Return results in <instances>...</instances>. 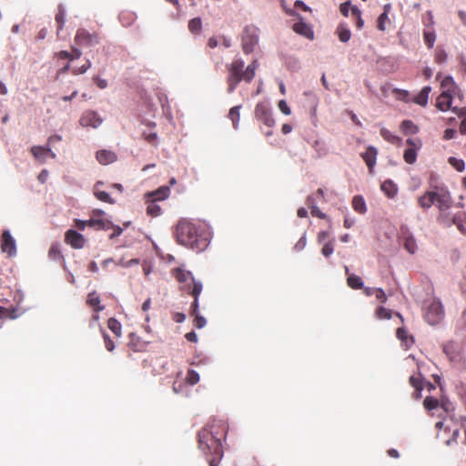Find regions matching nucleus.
Wrapping results in <instances>:
<instances>
[{"instance_id": "1", "label": "nucleus", "mask_w": 466, "mask_h": 466, "mask_svg": "<svg viewBox=\"0 0 466 466\" xmlns=\"http://www.w3.org/2000/svg\"><path fill=\"white\" fill-rule=\"evenodd\" d=\"M259 66L258 59H254L245 67V62L241 57L236 56L233 61L226 65L228 72L227 76L228 94H232L241 81L250 83L256 76V71Z\"/></svg>"}, {"instance_id": "2", "label": "nucleus", "mask_w": 466, "mask_h": 466, "mask_svg": "<svg viewBox=\"0 0 466 466\" xmlns=\"http://www.w3.org/2000/svg\"><path fill=\"white\" fill-rule=\"evenodd\" d=\"M177 238L179 244L197 252L203 251L208 246V239L198 226L187 219H182L177 226Z\"/></svg>"}, {"instance_id": "3", "label": "nucleus", "mask_w": 466, "mask_h": 466, "mask_svg": "<svg viewBox=\"0 0 466 466\" xmlns=\"http://www.w3.org/2000/svg\"><path fill=\"white\" fill-rule=\"evenodd\" d=\"M431 190L420 196L418 199L419 205L423 208H430L436 204L439 209L447 207L450 200V191L444 185L431 186Z\"/></svg>"}, {"instance_id": "4", "label": "nucleus", "mask_w": 466, "mask_h": 466, "mask_svg": "<svg viewBox=\"0 0 466 466\" xmlns=\"http://www.w3.org/2000/svg\"><path fill=\"white\" fill-rule=\"evenodd\" d=\"M198 447L205 454L213 451L216 455L222 457L221 441L212 431L202 429L198 432Z\"/></svg>"}, {"instance_id": "5", "label": "nucleus", "mask_w": 466, "mask_h": 466, "mask_svg": "<svg viewBox=\"0 0 466 466\" xmlns=\"http://www.w3.org/2000/svg\"><path fill=\"white\" fill-rule=\"evenodd\" d=\"M94 217L89 218V228H94L96 230L113 229V232L109 235V238H114L122 234L123 228L112 223V221L105 218L106 213L103 210L96 209L93 211Z\"/></svg>"}, {"instance_id": "6", "label": "nucleus", "mask_w": 466, "mask_h": 466, "mask_svg": "<svg viewBox=\"0 0 466 466\" xmlns=\"http://www.w3.org/2000/svg\"><path fill=\"white\" fill-rule=\"evenodd\" d=\"M241 46L246 55L253 52L258 43V29L254 25H247L241 35Z\"/></svg>"}, {"instance_id": "7", "label": "nucleus", "mask_w": 466, "mask_h": 466, "mask_svg": "<svg viewBox=\"0 0 466 466\" xmlns=\"http://www.w3.org/2000/svg\"><path fill=\"white\" fill-rule=\"evenodd\" d=\"M444 310L440 300H432L426 308L424 318L431 326L437 325L443 319Z\"/></svg>"}, {"instance_id": "8", "label": "nucleus", "mask_w": 466, "mask_h": 466, "mask_svg": "<svg viewBox=\"0 0 466 466\" xmlns=\"http://www.w3.org/2000/svg\"><path fill=\"white\" fill-rule=\"evenodd\" d=\"M255 116L268 127L275 125L272 111L268 102H258L255 107Z\"/></svg>"}, {"instance_id": "9", "label": "nucleus", "mask_w": 466, "mask_h": 466, "mask_svg": "<svg viewBox=\"0 0 466 466\" xmlns=\"http://www.w3.org/2000/svg\"><path fill=\"white\" fill-rule=\"evenodd\" d=\"M286 13L289 15L296 16L299 18V21L293 25V30L297 34L305 36L306 38L313 39L314 33L311 26L302 20V17L297 11L293 9H286Z\"/></svg>"}, {"instance_id": "10", "label": "nucleus", "mask_w": 466, "mask_h": 466, "mask_svg": "<svg viewBox=\"0 0 466 466\" xmlns=\"http://www.w3.org/2000/svg\"><path fill=\"white\" fill-rule=\"evenodd\" d=\"M1 251L6 253L8 257L16 254V244L15 238L11 236L9 230H4L1 236Z\"/></svg>"}, {"instance_id": "11", "label": "nucleus", "mask_w": 466, "mask_h": 466, "mask_svg": "<svg viewBox=\"0 0 466 466\" xmlns=\"http://www.w3.org/2000/svg\"><path fill=\"white\" fill-rule=\"evenodd\" d=\"M65 241L73 248H82L86 243L84 236L74 229L66 232Z\"/></svg>"}, {"instance_id": "12", "label": "nucleus", "mask_w": 466, "mask_h": 466, "mask_svg": "<svg viewBox=\"0 0 466 466\" xmlns=\"http://www.w3.org/2000/svg\"><path fill=\"white\" fill-rule=\"evenodd\" d=\"M443 351L452 362L458 363L462 360V355L458 345L452 341L444 344Z\"/></svg>"}, {"instance_id": "13", "label": "nucleus", "mask_w": 466, "mask_h": 466, "mask_svg": "<svg viewBox=\"0 0 466 466\" xmlns=\"http://www.w3.org/2000/svg\"><path fill=\"white\" fill-rule=\"evenodd\" d=\"M378 150L375 147L370 146L367 150L361 153V157L365 161L369 167L370 172L373 171V167L376 165Z\"/></svg>"}, {"instance_id": "14", "label": "nucleus", "mask_w": 466, "mask_h": 466, "mask_svg": "<svg viewBox=\"0 0 466 466\" xmlns=\"http://www.w3.org/2000/svg\"><path fill=\"white\" fill-rule=\"evenodd\" d=\"M96 158L101 165H109L116 161L117 156L111 150L101 149L96 152Z\"/></svg>"}, {"instance_id": "15", "label": "nucleus", "mask_w": 466, "mask_h": 466, "mask_svg": "<svg viewBox=\"0 0 466 466\" xmlns=\"http://www.w3.org/2000/svg\"><path fill=\"white\" fill-rule=\"evenodd\" d=\"M452 91L443 90L437 100V107L441 111H447L452 104Z\"/></svg>"}, {"instance_id": "16", "label": "nucleus", "mask_w": 466, "mask_h": 466, "mask_svg": "<svg viewBox=\"0 0 466 466\" xmlns=\"http://www.w3.org/2000/svg\"><path fill=\"white\" fill-rule=\"evenodd\" d=\"M451 205H452V198H451V196L450 195V200H449L447 207L444 208L443 209H439L440 214L437 218V220L441 224H442L443 226L448 227V228L452 226V222H451L452 215L450 212V208H451Z\"/></svg>"}, {"instance_id": "17", "label": "nucleus", "mask_w": 466, "mask_h": 466, "mask_svg": "<svg viewBox=\"0 0 466 466\" xmlns=\"http://www.w3.org/2000/svg\"><path fill=\"white\" fill-rule=\"evenodd\" d=\"M32 155L38 160L45 161L46 156L48 154L51 157L55 158L56 154L52 152L49 147L34 146L31 147Z\"/></svg>"}, {"instance_id": "18", "label": "nucleus", "mask_w": 466, "mask_h": 466, "mask_svg": "<svg viewBox=\"0 0 466 466\" xmlns=\"http://www.w3.org/2000/svg\"><path fill=\"white\" fill-rule=\"evenodd\" d=\"M396 336L401 341L405 350H408L414 343L413 337L409 336L404 328H399L396 331Z\"/></svg>"}, {"instance_id": "19", "label": "nucleus", "mask_w": 466, "mask_h": 466, "mask_svg": "<svg viewBox=\"0 0 466 466\" xmlns=\"http://www.w3.org/2000/svg\"><path fill=\"white\" fill-rule=\"evenodd\" d=\"M380 188L383 191V193L390 198H393L398 192L397 185L394 184L390 179L385 180L381 184Z\"/></svg>"}, {"instance_id": "20", "label": "nucleus", "mask_w": 466, "mask_h": 466, "mask_svg": "<svg viewBox=\"0 0 466 466\" xmlns=\"http://www.w3.org/2000/svg\"><path fill=\"white\" fill-rule=\"evenodd\" d=\"M100 185H103V182H97L95 186H94V188H93V192H94V195L96 197V198L100 201H103V202H106V203H110V204H113L115 203V201L113 200V198L109 196L108 193H106V191H102L99 189V186Z\"/></svg>"}, {"instance_id": "21", "label": "nucleus", "mask_w": 466, "mask_h": 466, "mask_svg": "<svg viewBox=\"0 0 466 466\" xmlns=\"http://www.w3.org/2000/svg\"><path fill=\"white\" fill-rule=\"evenodd\" d=\"M170 194V188L167 186L160 187L156 191L149 194L153 198V201L165 200Z\"/></svg>"}, {"instance_id": "22", "label": "nucleus", "mask_w": 466, "mask_h": 466, "mask_svg": "<svg viewBox=\"0 0 466 466\" xmlns=\"http://www.w3.org/2000/svg\"><path fill=\"white\" fill-rule=\"evenodd\" d=\"M403 246H404V248L410 254H414L416 252L417 243H416V239L412 234L408 233L406 236H404Z\"/></svg>"}, {"instance_id": "23", "label": "nucleus", "mask_w": 466, "mask_h": 466, "mask_svg": "<svg viewBox=\"0 0 466 466\" xmlns=\"http://www.w3.org/2000/svg\"><path fill=\"white\" fill-rule=\"evenodd\" d=\"M352 208L360 214L366 213L367 206L362 196L357 195L352 198Z\"/></svg>"}, {"instance_id": "24", "label": "nucleus", "mask_w": 466, "mask_h": 466, "mask_svg": "<svg viewBox=\"0 0 466 466\" xmlns=\"http://www.w3.org/2000/svg\"><path fill=\"white\" fill-rule=\"evenodd\" d=\"M174 276L180 283H186L188 279L192 280V278H194L191 271H187L180 268L174 270Z\"/></svg>"}, {"instance_id": "25", "label": "nucleus", "mask_w": 466, "mask_h": 466, "mask_svg": "<svg viewBox=\"0 0 466 466\" xmlns=\"http://www.w3.org/2000/svg\"><path fill=\"white\" fill-rule=\"evenodd\" d=\"M191 281L193 282L192 289H189V288L187 289L186 285L182 289L185 291L191 294L193 297H199V295L202 292V289H203L202 282L200 280H197L195 278H192Z\"/></svg>"}, {"instance_id": "26", "label": "nucleus", "mask_w": 466, "mask_h": 466, "mask_svg": "<svg viewBox=\"0 0 466 466\" xmlns=\"http://www.w3.org/2000/svg\"><path fill=\"white\" fill-rule=\"evenodd\" d=\"M430 86H424L421 91L418 94V96L415 97L414 101L416 104L420 106H426L429 99V94L431 92Z\"/></svg>"}, {"instance_id": "27", "label": "nucleus", "mask_w": 466, "mask_h": 466, "mask_svg": "<svg viewBox=\"0 0 466 466\" xmlns=\"http://www.w3.org/2000/svg\"><path fill=\"white\" fill-rule=\"evenodd\" d=\"M65 17H66V10L62 5H59L57 6V12L55 16V20L57 25V34H59V31L63 28L65 25Z\"/></svg>"}, {"instance_id": "28", "label": "nucleus", "mask_w": 466, "mask_h": 466, "mask_svg": "<svg viewBox=\"0 0 466 466\" xmlns=\"http://www.w3.org/2000/svg\"><path fill=\"white\" fill-rule=\"evenodd\" d=\"M240 108H241V106H235L229 110V113H228V117L231 119L233 127L235 129L238 128V124H239V120H240V114H239Z\"/></svg>"}, {"instance_id": "29", "label": "nucleus", "mask_w": 466, "mask_h": 466, "mask_svg": "<svg viewBox=\"0 0 466 466\" xmlns=\"http://www.w3.org/2000/svg\"><path fill=\"white\" fill-rule=\"evenodd\" d=\"M400 128L405 135L416 134L419 130L418 127L410 120H403Z\"/></svg>"}, {"instance_id": "30", "label": "nucleus", "mask_w": 466, "mask_h": 466, "mask_svg": "<svg viewBox=\"0 0 466 466\" xmlns=\"http://www.w3.org/2000/svg\"><path fill=\"white\" fill-rule=\"evenodd\" d=\"M463 220H464V215L462 213H457V214L452 215V218H451L452 225H455L458 228V229L462 233L466 231V227L464 225Z\"/></svg>"}, {"instance_id": "31", "label": "nucleus", "mask_w": 466, "mask_h": 466, "mask_svg": "<svg viewBox=\"0 0 466 466\" xmlns=\"http://www.w3.org/2000/svg\"><path fill=\"white\" fill-rule=\"evenodd\" d=\"M337 34L339 39L343 43H347L351 36L350 30L342 25H339V27L337 28Z\"/></svg>"}, {"instance_id": "32", "label": "nucleus", "mask_w": 466, "mask_h": 466, "mask_svg": "<svg viewBox=\"0 0 466 466\" xmlns=\"http://www.w3.org/2000/svg\"><path fill=\"white\" fill-rule=\"evenodd\" d=\"M380 136L390 143L398 144L400 141V138L395 135H393L390 130L383 127L380 129Z\"/></svg>"}, {"instance_id": "33", "label": "nucleus", "mask_w": 466, "mask_h": 466, "mask_svg": "<svg viewBox=\"0 0 466 466\" xmlns=\"http://www.w3.org/2000/svg\"><path fill=\"white\" fill-rule=\"evenodd\" d=\"M425 44L429 48H432L436 40L434 30L425 29L423 32Z\"/></svg>"}, {"instance_id": "34", "label": "nucleus", "mask_w": 466, "mask_h": 466, "mask_svg": "<svg viewBox=\"0 0 466 466\" xmlns=\"http://www.w3.org/2000/svg\"><path fill=\"white\" fill-rule=\"evenodd\" d=\"M188 29L193 34H198L202 29V21L199 17H195L188 22Z\"/></svg>"}, {"instance_id": "35", "label": "nucleus", "mask_w": 466, "mask_h": 466, "mask_svg": "<svg viewBox=\"0 0 466 466\" xmlns=\"http://www.w3.org/2000/svg\"><path fill=\"white\" fill-rule=\"evenodd\" d=\"M108 329L116 336H121L122 326L118 320L114 318L108 319Z\"/></svg>"}, {"instance_id": "36", "label": "nucleus", "mask_w": 466, "mask_h": 466, "mask_svg": "<svg viewBox=\"0 0 466 466\" xmlns=\"http://www.w3.org/2000/svg\"><path fill=\"white\" fill-rule=\"evenodd\" d=\"M419 149H416V148H407L404 151V155H403L405 162L408 164H414L417 159V151Z\"/></svg>"}, {"instance_id": "37", "label": "nucleus", "mask_w": 466, "mask_h": 466, "mask_svg": "<svg viewBox=\"0 0 466 466\" xmlns=\"http://www.w3.org/2000/svg\"><path fill=\"white\" fill-rule=\"evenodd\" d=\"M347 281H348V285L351 289H360L364 285L362 279L359 276L354 275V274L349 276Z\"/></svg>"}, {"instance_id": "38", "label": "nucleus", "mask_w": 466, "mask_h": 466, "mask_svg": "<svg viewBox=\"0 0 466 466\" xmlns=\"http://www.w3.org/2000/svg\"><path fill=\"white\" fill-rule=\"evenodd\" d=\"M323 190L319 188L315 194L309 196L307 198V205L310 209L313 208V206H317V199L323 198Z\"/></svg>"}, {"instance_id": "39", "label": "nucleus", "mask_w": 466, "mask_h": 466, "mask_svg": "<svg viewBox=\"0 0 466 466\" xmlns=\"http://www.w3.org/2000/svg\"><path fill=\"white\" fill-rule=\"evenodd\" d=\"M448 162L459 172L463 171L465 168L464 161L462 159L456 158L455 157H450Z\"/></svg>"}, {"instance_id": "40", "label": "nucleus", "mask_w": 466, "mask_h": 466, "mask_svg": "<svg viewBox=\"0 0 466 466\" xmlns=\"http://www.w3.org/2000/svg\"><path fill=\"white\" fill-rule=\"evenodd\" d=\"M441 87L444 90H451L452 94L454 93L455 89L457 88L455 82L453 80V77L451 76H445L444 79L441 81Z\"/></svg>"}, {"instance_id": "41", "label": "nucleus", "mask_w": 466, "mask_h": 466, "mask_svg": "<svg viewBox=\"0 0 466 466\" xmlns=\"http://www.w3.org/2000/svg\"><path fill=\"white\" fill-rule=\"evenodd\" d=\"M81 55L80 51L77 49H73L72 53L67 51H60L57 53V57L59 59H74L79 57Z\"/></svg>"}, {"instance_id": "42", "label": "nucleus", "mask_w": 466, "mask_h": 466, "mask_svg": "<svg viewBox=\"0 0 466 466\" xmlns=\"http://www.w3.org/2000/svg\"><path fill=\"white\" fill-rule=\"evenodd\" d=\"M103 122V118L96 112H89V127H98Z\"/></svg>"}, {"instance_id": "43", "label": "nucleus", "mask_w": 466, "mask_h": 466, "mask_svg": "<svg viewBox=\"0 0 466 466\" xmlns=\"http://www.w3.org/2000/svg\"><path fill=\"white\" fill-rule=\"evenodd\" d=\"M410 383L418 391V396H419L420 391L423 390L422 382L420 380V374L419 373L418 376H415V375L410 376Z\"/></svg>"}, {"instance_id": "44", "label": "nucleus", "mask_w": 466, "mask_h": 466, "mask_svg": "<svg viewBox=\"0 0 466 466\" xmlns=\"http://www.w3.org/2000/svg\"><path fill=\"white\" fill-rule=\"evenodd\" d=\"M48 256L53 260H58L63 258L58 244H53L51 246L48 251Z\"/></svg>"}, {"instance_id": "45", "label": "nucleus", "mask_w": 466, "mask_h": 466, "mask_svg": "<svg viewBox=\"0 0 466 466\" xmlns=\"http://www.w3.org/2000/svg\"><path fill=\"white\" fill-rule=\"evenodd\" d=\"M423 405L426 410H431L438 407L439 401L433 397H426L423 401Z\"/></svg>"}, {"instance_id": "46", "label": "nucleus", "mask_w": 466, "mask_h": 466, "mask_svg": "<svg viewBox=\"0 0 466 466\" xmlns=\"http://www.w3.org/2000/svg\"><path fill=\"white\" fill-rule=\"evenodd\" d=\"M313 147L319 157L325 156L328 152L325 143L319 140L315 141Z\"/></svg>"}, {"instance_id": "47", "label": "nucleus", "mask_w": 466, "mask_h": 466, "mask_svg": "<svg viewBox=\"0 0 466 466\" xmlns=\"http://www.w3.org/2000/svg\"><path fill=\"white\" fill-rule=\"evenodd\" d=\"M147 213L152 217H157L161 213L160 207L153 201L147 208Z\"/></svg>"}, {"instance_id": "48", "label": "nucleus", "mask_w": 466, "mask_h": 466, "mask_svg": "<svg viewBox=\"0 0 466 466\" xmlns=\"http://www.w3.org/2000/svg\"><path fill=\"white\" fill-rule=\"evenodd\" d=\"M351 15H352V16L357 18V26L359 28H361L363 26V25H364V21L361 18V12H360V10L357 6H353L351 8Z\"/></svg>"}, {"instance_id": "49", "label": "nucleus", "mask_w": 466, "mask_h": 466, "mask_svg": "<svg viewBox=\"0 0 466 466\" xmlns=\"http://www.w3.org/2000/svg\"><path fill=\"white\" fill-rule=\"evenodd\" d=\"M448 59V54L443 49H438L435 55V61L439 64L446 63Z\"/></svg>"}, {"instance_id": "50", "label": "nucleus", "mask_w": 466, "mask_h": 466, "mask_svg": "<svg viewBox=\"0 0 466 466\" xmlns=\"http://www.w3.org/2000/svg\"><path fill=\"white\" fill-rule=\"evenodd\" d=\"M377 316L380 319H391V311L384 307H380L377 309Z\"/></svg>"}, {"instance_id": "51", "label": "nucleus", "mask_w": 466, "mask_h": 466, "mask_svg": "<svg viewBox=\"0 0 466 466\" xmlns=\"http://www.w3.org/2000/svg\"><path fill=\"white\" fill-rule=\"evenodd\" d=\"M388 20L389 16L387 15V14H380L377 21V28L380 31H385V25Z\"/></svg>"}, {"instance_id": "52", "label": "nucleus", "mask_w": 466, "mask_h": 466, "mask_svg": "<svg viewBox=\"0 0 466 466\" xmlns=\"http://www.w3.org/2000/svg\"><path fill=\"white\" fill-rule=\"evenodd\" d=\"M99 299L98 297H95V293H89V306L96 307L97 311H101L104 309L103 306H99Z\"/></svg>"}, {"instance_id": "53", "label": "nucleus", "mask_w": 466, "mask_h": 466, "mask_svg": "<svg viewBox=\"0 0 466 466\" xmlns=\"http://www.w3.org/2000/svg\"><path fill=\"white\" fill-rule=\"evenodd\" d=\"M187 380L191 385H195L199 381V374L194 370H190L187 373Z\"/></svg>"}, {"instance_id": "54", "label": "nucleus", "mask_w": 466, "mask_h": 466, "mask_svg": "<svg viewBox=\"0 0 466 466\" xmlns=\"http://www.w3.org/2000/svg\"><path fill=\"white\" fill-rule=\"evenodd\" d=\"M333 251H334V247H333V243L331 241L325 243L321 249V253L324 257L330 256L333 253Z\"/></svg>"}, {"instance_id": "55", "label": "nucleus", "mask_w": 466, "mask_h": 466, "mask_svg": "<svg viewBox=\"0 0 466 466\" xmlns=\"http://www.w3.org/2000/svg\"><path fill=\"white\" fill-rule=\"evenodd\" d=\"M139 263V260L137 258H132L130 260L125 261L123 258H121L117 265L121 266L123 268H130L132 266L137 265Z\"/></svg>"}, {"instance_id": "56", "label": "nucleus", "mask_w": 466, "mask_h": 466, "mask_svg": "<svg viewBox=\"0 0 466 466\" xmlns=\"http://www.w3.org/2000/svg\"><path fill=\"white\" fill-rule=\"evenodd\" d=\"M279 109L286 116L291 114V110L285 100H280L278 104Z\"/></svg>"}, {"instance_id": "57", "label": "nucleus", "mask_w": 466, "mask_h": 466, "mask_svg": "<svg viewBox=\"0 0 466 466\" xmlns=\"http://www.w3.org/2000/svg\"><path fill=\"white\" fill-rule=\"evenodd\" d=\"M407 145L410 146V148L420 149L422 146L420 139L419 138H408L406 140Z\"/></svg>"}, {"instance_id": "58", "label": "nucleus", "mask_w": 466, "mask_h": 466, "mask_svg": "<svg viewBox=\"0 0 466 466\" xmlns=\"http://www.w3.org/2000/svg\"><path fill=\"white\" fill-rule=\"evenodd\" d=\"M195 316V326L198 329H202L206 326L207 320L203 316H200L199 314L194 315Z\"/></svg>"}, {"instance_id": "59", "label": "nucleus", "mask_w": 466, "mask_h": 466, "mask_svg": "<svg viewBox=\"0 0 466 466\" xmlns=\"http://www.w3.org/2000/svg\"><path fill=\"white\" fill-rule=\"evenodd\" d=\"M143 137L151 144H154L157 139V134L156 132H143Z\"/></svg>"}, {"instance_id": "60", "label": "nucleus", "mask_w": 466, "mask_h": 466, "mask_svg": "<svg viewBox=\"0 0 466 466\" xmlns=\"http://www.w3.org/2000/svg\"><path fill=\"white\" fill-rule=\"evenodd\" d=\"M306 244H307L306 233H304L303 236L296 243L294 248L297 251H300V250L304 249V248L306 247Z\"/></svg>"}, {"instance_id": "61", "label": "nucleus", "mask_w": 466, "mask_h": 466, "mask_svg": "<svg viewBox=\"0 0 466 466\" xmlns=\"http://www.w3.org/2000/svg\"><path fill=\"white\" fill-rule=\"evenodd\" d=\"M104 340L106 350L108 351H113L115 349V344L107 334L104 333Z\"/></svg>"}, {"instance_id": "62", "label": "nucleus", "mask_w": 466, "mask_h": 466, "mask_svg": "<svg viewBox=\"0 0 466 466\" xmlns=\"http://www.w3.org/2000/svg\"><path fill=\"white\" fill-rule=\"evenodd\" d=\"M353 6L350 5V2H346L340 5V12L343 15L348 16L350 14V11L351 12V8Z\"/></svg>"}, {"instance_id": "63", "label": "nucleus", "mask_w": 466, "mask_h": 466, "mask_svg": "<svg viewBox=\"0 0 466 466\" xmlns=\"http://www.w3.org/2000/svg\"><path fill=\"white\" fill-rule=\"evenodd\" d=\"M95 84L101 89H104L107 86V81L106 79H102L99 76L94 77Z\"/></svg>"}, {"instance_id": "64", "label": "nucleus", "mask_w": 466, "mask_h": 466, "mask_svg": "<svg viewBox=\"0 0 466 466\" xmlns=\"http://www.w3.org/2000/svg\"><path fill=\"white\" fill-rule=\"evenodd\" d=\"M456 130L453 128H447L444 131L443 138L446 140L452 139L455 137Z\"/></svg>"}]
</instances>
